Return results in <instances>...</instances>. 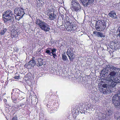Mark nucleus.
I'll list each match as a JSON object with an SVG mask.
<instances>
[{
  "label": "nucleus",
  "instance_id": "obj_46",
  "mask_svg": "<svg viewBox=\"0 0 120 120\" xmlns=\"http://www.w3.org/2000/svg\"><path fill=\"white\" fill-rule=\"evenodd\" d=\"M63 17H64V15H61V17L62 19H63Z\"/></svg>",
  "mask_w": 120,
  "mask_h": 120
},
{
  "label": "nucleus",
  "instance_id": "obj_43",
  "mask_svg": "<svg viewBox=\"0 0 120 120\" xmlns=\"http://www.w3.org/2000/svg\"><path fill=\"white\" fill-rule=\"evenodd\" d=\"M80 3H81L82 4V0H80Z\"/></svg>",
  "mask_w": 120,
  "mask_h": 120
},
{
  "label": "nucleus",
  "instance_id": "obj_40",
  "mask_svg": "<svg viewBox=\"0 0 120 120\" xmlns=\"http://www.w3.org/2000/svg\"><path fill=\"white\" fill-rule=\"evenodd\" d=\"M4 103H7V100L5 99H4Z\"/></svg>",
  "mask_w": 120,
  "mask_h": 120
},
{
  "label": "nucleus",
  "instance_id": "obj_44",
  "mask_svg": "<svg viewBox=\"0 0 120 120\" xmlns=\"http://www.w3.org/2000/svg\"><path fill=\"white\" fill-rule=\"evenodd\" d=\"M118 30H120V27H119L118 28Z\"/></svg>",
  "mask_w": 120,
  "mask_h": 120
},
{
  "label": "nucleus",
  "instance_id": "obj_3",
  "mask_svg": "<svg viewBox=\"0 0 120 120\" xmlns=\"http://www.w3.org/2000/svg\"><path fill=\"white\" fill-rule=\"evenodd\" d=\"M106 80L109 82V86L114 87L116 84V83H120V76L117 72L116 75L110 77H107Z\"/></svg>",
  "mask_w": 120,
  "mask_h": 120
},
{
  "label": "nucleus",
  "instance_id": "obj_48",
  "mask_svg": "<svg viewBox=\"0 0 120 120\" xmlns=\"http://www.w3.org/2000/svg\"><path fill=\"white\" fill-rule=\"evenodd\" d=\"M39 2H40V1H42V0H39Z\"/></svg>",
  "mask_w": 120,
  "mask_h": 120
},
{
  "label": "nucleus",
  "instance_id": "obj_10",
  "mask_svg": "<svg viewBox=\"0 0 120 120\" xmlns=\"http://www.w3.org/2000/svg\"><path fill=\"white\" fill-rule=\"evenodd\" d=\"M108 84H105L103 85V88L100 90L101 92L105 94H109L110 93V87H112L109 86Z\"/></svg>",
  "mask_w": 120,
  "mask_h": 120
},
{
  "label": "nucleus",
  "instance_id": "obj_26",
  "mask_svg": "<svg viewBox=\"0 0 120 120\" xmlns=\"http://www.w3.org/2000/svg\"><path fill=\"white\" fill-rule=\"evenodd\" d=\"M78 82L80 84V83L81 84H82V77H81V78H79L78 79Z\"/></svg>",
  "mask_w": 120,
  "mask_h": 120
},
{
  "label": "nucleus",
  "instance_id": "obj_34",
  "mask_svg": "<svg viewBox=\"0 0 120 120\" xmlns=\"http://www.w3.org/2000/svg\"><path fill=\"white\" fill-rule=\"evenodd\" d=\"M112 113V112L111 110H109L108 112V114L109 115H111Z\"/></svg>",
  "mask_w": 120,
  "mask_h": 120
},
{
  "label": "nucleus",
  "instance_id": "obj_18",
  "mask_svg": "<svg viewBox=\"0 0 120 120\" xmlns=\"http://www.w3.org/2000/svg\"><path fill=\"white\" fill-rule=\"evenodd\" d=\"M108 15L112 18L114 19H116L117 18L116 13L113 10L111 11L109 13Z\"/></svg>",
  "mask_w": 120,
  "mask_h": 120
},
{
  "label": "nucleus",
  "instance_id": "obj_11",
  "mask_svg": "<svg viewBox=\"0 0 120 120\" xmlns=\"http://www.w3.org/2000/svg\"><path fill=\"white\" fill-rule=\"evenodd\" d=\"M14 15V13L12 11L10 10H8L5 11L3 15V18L11 17L12 16V15Z\"/></svg>",
  "mask_w": 120,
  "mask_h": 120
},
{
  "label": "nucleus",
  "instance_id": "obj_14",
  "mask_svg": "<svg viewBox=\"0 0 120 120\" xmlns=\"http://www.w3.org/2000/svg\"><path fill=\"white\" fill-rule=\"evenodd\" d=\"M36 58L33 57L31 59L30 61L29 62L30 66L33 67L35 65H36Z\"/></svg>",
  "mask_w": 120,
  "mask_h": 120
},
{
  "label": "nucleus",
  "instance_id": "obj_50",
  "mask_svg": "<svg viewBox=\"0 0 120 120\" xmlns=\"http://www.w3.org/2000/svg\"><path fill=\"white\" fill-rule=\"evenodd\" d=\"M25 106H24V108H25Z\"/></svg>",
  "mask_w": 120,
  "mask_h": 120
},
{
  "label": "nucleus",
  "instance_id": "obj_7",
  "mask_svg": "<svg viewBox=\"0 0 120 120\" xmlns=\"http://www.w3.org/2000/svg\"><path fill=\"white\" fill-rule=\"evenodd\" d=\"M71 8L72 10L78 12L81 10L80 4L76 0H72L71 2Z\"/></svg>",
  "mask_w": 120,
  "mask_h": 120
},
{
  "label": "nucleus",
  "instance_id": "obj_27",
  "mask_svg": "<svg viewBox=\"0 0 120 120\" xmlns=\"http://www.w3.org/2000/svg\"><path fill=\"white\" fill-rule=\"evenodd\" d=\"M66 22V23H65V24H66V27L67 26H69L71 25V23H70L69 21H67Z\"/></svg>",
  "mask_w": 120,
  "mask_h": 120
},
{
  "label": "nucleus",
  "instance_id": "obj_42",
  "mask_svg": "<svg viewBox=\"0 0 120 120\" xmlns=\"http://www.w3.org/2000/svg\"><path fill=\"white\" fill-rule=\"evenodd\" d=\"M118 120H120V116H119L117 119Z\"/></svg>",
  "mask_w": 120,
  "mask_h": 120
},
{
  "label": "nucleus",
  "instance_id": "obj_17",
  "mask_svg": "<svg viewBox=\"0 0 120 120\" xmlns=\"http://www.w3.org/2000/svg\"><path fill=\"white\" fill-rule=\"evenodd\" d=\"M94 1V0H83V6H87L91 4Z\"/></svg>",
  "mask_w": 120,
  "mask_h": 120
},
{
  "label": "nucleus",
  "instance_id": "obj_25",
  "mask_svg": "<svg viewBox=\"0 0 120 120\" xmlns=\"http://www.w3.org/2000/svg\"><path fill=\"white\" fill-rule=\"evenodd\" d=\"M67 27L66 30H67L70 32H73L71 25L69 26H67Z\"/></svg>",
  "mask_w": 120,
  "mask_h": 120
},
{
  "label": "nucleus",
  "instance_id": "obj_15",
  "mask_svg": "<svg viewBox=\"0 0 120 120\" xmlns=\"http://www.w3.org/2000/svg\"><path fill=\"white\" fill-rule=\"evenodd\" d=\"M44 64L43 60L40 58H36V65L38 67L42 66Z\"/></svg>",
  "mask_w": 120,
  "mask_h": 120
},
{
  "label": "nucleus",
  "instance_id": "obj_29",
  "mask_svg": "<svg viewBox=\"0 0 120 120\" xmlns=\"http://www.w3.org/2000/svg\"><path fill=\"white\" fill-rule=\"evenodd\" d=\"M11 120H18L17 115H15L14 116Z\"/></svg>",
  "mask_w": 120,
  "mask_h": 120
},
{
  "label": "nucleus",
  "instance_id": "obj_9",
  "mask_svg": "<svg viewBox=\"0 0 120 120\" xmlns=\"http://www.w3.org/2000/svg\"><path fill=\"white\" fill-rule=\"evenodd\" d=\"M120 90L118 93L115 95L112 98V101L116 106H118L120 105Z\"/></svg>",
  "mask_w": 120,
  "mask_h": 120
},
{
  "label": "nucleus",
  "instance_id": "obj_47",
  "mask_svg": "<svg viewBox=\"0 0 120 120\" xmlns=\"http://www.w3.org/2000/svg\"><path fill=\"white\" fill-rule=\"evenodd\" d=\"M82 110H81V111H80V113H82Z\"/></svg>",
  "mask_w": 120,
  "mask_h": 120
},
{
  "label": "nucleus",
  "instance_id": "obj_5",
  "mask_svg": "<svg viewBox=\"0 0 120 120\" xmlns=\"http://www.w3.org/2000/svg\"><path fill=\"white\" fill-rule=\"evenodd\" d=\"M107 23V22L104 20H98L96 21L95 25V29L98 31H102L106 28V24Z\"/></svg>",
  "mask_w": 120,
  "mask_h": 120
},
{
  "label": "nucleus",
  "instance_id": "obj_49",
  "mask_svg": "<svg viewBox=\"0 0 120 120\" xmlns=\"http://www.w3.org/2000/svg\"><path fill=\"white\" fill-rule=\"evenodd\" d=\"M40 51H38V53H39V52H40Z\"/></svg>",
  "mask_w": 120,
  "mask_h": 120
},
{
  "label": "nucleus",
  "instance_id": "obj_28",
  "mask_svg": "<svg viewBox=\"0 0 120 120\" xmlns=\"http://www.w3.org/2000/svg\"><path fill=\"white\" fill-rule=\"evenodd\" d=\"M73 48H69L68 49L67 51L66 52V53H68V52H72V51H73Z\"/></svg>",
  "mask_w": 120,
  "mask_h": 120
},
{
  "label": "nucleus",
  "instance_id": "obj_12",
  "mask_svg": "<svg viewBox=\"0 0 120 120\" xmlns=\"http://www.w3.org/2000/svg\"><path fill=\"white\" fill-rule=\"evenodd\" d=\"M14 17L13 16L11 17H8V18H3V20L5 23H8L10 24H12L14 22Z\"/></svg>",
  "mask_w": 120,
  "mask_h": 120
},
{
  "label": "nucleus",
  "instance_id": "obj_20",
  "mask_svg": "<svg viewBox=\"0 0 120 120\" xmlns=\"http://www.w3.org/2000/svg\"><path fill=\"white\" fill-rule=\"evenodd\" d=\"M56 15L54 14V12L53 14H49V20H53L55 19Z\"/></svg>",
  "mask_w": 120,
  "mask_h": 120
},
{
  "label": "nucleus",
  "instance_id": "obj_37",
  "mask_svg": "<svg viewBox=\"0 0 120 120\" xmlns=\"http://www.w3.org/2000/svg\"><path fill=\"white\" fill-rule=\"evenodd\" d=\"M14 78L15 79H19L20 78V76H15L14 77Z\"/></svg>",
  "mask_w": 120,
  "mask_h": 120
},
{
  "label": "nucleus",
  "instance_id": "obj_38",
  "mask_svg": "<svg viewBox=\"0 0 120 120\" xmlns=\"http://www.w3.org/2000/svg\"><path fill=\"white\" fill-rule=\"evenodd\" d=\"M25 105V103L24 104H20V106L21 107H22V106Z\"/></svg>",
  "mask_w": 120,
  "mask_h": 120
},
{
  "label": "nucleus",
  "instance_id": "obj_22",
  "mask_svg": "<svg viewBox=\"0 0 120 120\" xmlns=\"http://www.w3.org/2000/svg\"><path fill=\"white\" fill-rule=\"evenodd\" d=\"M62 59L64 61L68 60L67 57L65 54H62Z\"/></svg>",
  "mask_w": 120,
  "mask_h": 120
},
{
  "label": "nucleus",
  "instance_id": "obj_16",
  "mask_svg": "<svg viewBox=\"0 0 120 120\" xmlns=\"http://www.w3.org/2000/svg\"><path fill=\"white\" fill-rule=\"evenodd\" d=\"M79 106L77 105L75 107V108H74L72 110V112L73 115H78L79 112Z\"/></svg>",
  "mask_w": 120,
  "mask_h": 120
},
{
  "label": "nucleus",
  "instance_id": "obj_4",
  "mask_svg": "<svg viewBox=\"0 0 120 120\" xmlns=\"http://www.w3.org/2000/svg\"><path fill=\"white\" fill-rule=\"evenodd\" d=\"M36 23L41 30L45 32L49 31L50 26L44 21L38 19H37Z\"/></svg>",
  "mask_w": 120,
  "mask_h": 120
},
{
  "label": "nucleus",
  "instance_id": "obj_39",
  "mask_svg": "<svg viewBox=\"0 0 120 120\" xmlns=\"http://www.w3.org/2000/svg\"><path fill=\"white\" fill-rule=\"evenodd\" d=\"M114 44V42H112L110 44L112 46H113V45Z\"/></svg>",
  "mask_w": 120,
  "mask_h": 120
},
{
  "label": "nucleus",
  "instance_id": "obj_30",
  "mask_svg": "<svg viewBox=\"0 0 120 120\" xmlns=\"http://www.w3.org/2000/svg\"><path fill=\"white\" fill-rule=\"evenodd\" d=\"M17 108H18V107H19L20 106L19 105H17ZM17 107H15L14 105L13 106H12V109H13V110L14 109L15 110L16 109H17Z\"/></svg>",
  "mask_w": 120,
  "mask_h": 120
},
{
  "label": "nucleus",
  "instance_id": "obj_41",
  "mask_svg": "<svg viewBox=\"0 0 120 120\" xmlns=\"http://www.w3.org/2000/svg\"><path fill=\"white\" fill-rule=\"evenodd\" d=\"M101 120H106L105 118H102Z\"/></svg>",
  "mask_w": 120,
  "mask_h": 120
},
{
  "label": "nucleus",
  "instance_id": "obj_1",
  "mask_svg": "<svg viewBox=\"0 0 120 120\" xmlns=\"http://www.w3.org/2000/svg\"><path fill=\"white\" fill-rule=\"evenodd\" d=\"M12 92L11 93V98L12 102L15 104L19 102V100H21L25 98V94L17 88L12 89Z\"/></svg>",
  "mask_w": 120,
  "mask_h": 120
},
{
  "label": "nucleus",
  "instance_id": "obj_24",
  "mask_svg": "<svg viewBox=\"0 0 120 120\" xmlns=\"http://www.w3.org/2000/svg\"><path fill=\"white\" fill-rule=\"evenodd\" d=\"M11 32V34L15 38L17 37L18 33L15 30L14 31H13V32L12 31Z\"/></svg>",
  "mask_w": 120,
  "mask_h": 120
},
{
  "label": "nucleus",
  "instance_id": "obj_31",
  "mask_svg": "<svg viewBox=\"0 0 120 120\" xmlns=\"http://www.w3.org/2000/svg\"><path fill=\"white\" fill-rule=\"evenodd\" d=\"M72 25V29L73 32L75 30L76 28V27L75 26Z\"/></svg>",
  "mask_w": 120,
  "mask_h": 120
},
{
  "label": "nucleus",
  "instance_id": "obj_21",
  "mask_svg": "<svg viewBox=\"0 0 120 120\" xmlns=\"http://www.w3.org/2000/svg\"><path fill=\"white\" fill-rule=\"evenodd\" d=\"M34 76L31 74V72H28L25 76L26 77H27L28 79H32V78H33V76Z\"/></svg>",
  "mask_w": 120,
  "mask_h": 120
},
{
  "label": "nucleus",
  "instance_id": "obj_45",
  "mask_svg": "<svg viewBox=\"0 0 120 120\" xmlns=\"http://www.w3.org/2000/svg\"><path fill=\"white\" fill-rule=\"evenodd\" d=\"M46 106H47V107H48V108H49V107H50V105H48V106H47V105H46Z\"/></svg>",
  "mask_w": 120,
  "mask_h": 120
},
{
  "label": "nucleus",
  "instance_id": "obj_2",
  "mask_svg": "<svg viewBox=\"0 0 120 120\" xmlns=\"http://www.w3.org/2000/svg\"><path fill=\"white\" fill-rule=\"evenodd\" d=\"M118 69L112 65L108 64L107 65L105 68L103 69L101 71V73L105 75H108V77H110L114 76L117 74V72L115 71Z\"/></svg>",
  "mask_w": 120,
  "mask_h": 120
},
{
  "label": "nucleus",
  "instance_id": "obj_13",
  "mask_svg": "<svg viewBox=\"0 0 120 120\" xmlns=\"http://www.w3.org/2000/svg\"><path fill=\"white\" fill-rule=\"evenodd\" d=\"M69 57L70 61L71 62L73 61L74 59H75V57L73 51L70 52L68 53H66Z\"/></svg>",
  "mask_w": 120,
  "mask_h": 120
},
{
  "label": "nucleus",
  "instance_id": "obj_19",
  "mask_svg": "<svg viewBox=\"0 0 120 120\" xmlns=\"http://www.w3.org/2000/svg\"><path fill=\"white\" fill-rule=\"evenodd\" d=\"M93 33L95 35V36L101 38H104L105 37V36L101 32L95 31L93 32Z\"/></svg>",
  "mask_w": 120,
  "mask_h": 120
},
{
  "label": "nucleus",
  "instance_id": "obj_36",
  "mask_svg": "<svg viewBox=\"0 0 120 120\" xmlns=\"http://www.w3.org/2000/svg\"><path fill=\"white\" fill-rule=\"evenodd\" d=\"M117 44H118V43H115L114 42V44L113 47H115L116 48H117Z\"/></svg>",
  "mask_w": 120,
  "mask_h": 120
},
{
  "label": "nucleus",
  "instance_id": "obj_6",
  "mask_svg": "<svg viewBox=\"0 0 120 120\" xmlns=\"http://www.w3.org/2000/svg\"><path fill=\"white\" fill-rule=\"evenodd\" d=\"M25 14L23 8L17 7L15 8L14 14L17 20H19Z\"/></svg>",
  "mask_w": 120,
  "mask_h": 120
},
{
  "label": "nucleus",
  "instance_id": "obj_33",
  "mask_svg": "<svg viewBox=\"0 0 120 120\" xmlns=\"http://www.w3.org/2000/svg\"><path fill=\"white\" fill-rule=\"evenodd\" d=\"M4 106L6 107H7L9 106V107H10L11 106L9 105L8 103H5L4 104Z\"/></svg>",
  "mask_w": 120,
  "mask_h": 120
},
{
  "label": "nucleus",
  "instance_id": "obj_23",
  "mask_svg": "<svg viewBox=\"0 0 120 120\" xmlns=\"http://www.w3.org/2000/svg\"><path fill=\"white\" fill-rule=\"evenodd\" d=\"M7 30V29L5 28H4L1 30L0 33L1 35H3L6 32Z\"/></svg>",
  "mask_w": 120,
  "mask_h": 120
},
{
  "label": "nucleus",
  "instance_id": "obj_32",
  "mask_svg": "<svg viewBox=\"0 0 120 120\" xmlns=\"http://www.w3.org/2000/svg\"><path fill=\"white\" fill-rule=\"evenodd\" d=\"M30 66V64L29 63V62H28V63H26L24 65V67L25 68H27V67L29 66Z\"/></svg>",
  "mask_w": 120,
  "mask_h": 120
},
{
  "label": "nucleus",
  "instance_id": "obj_8",
  "mask_svg": "<svg viewBox=\"0 0 120 120\" xmlns=\"http://www.w3.org/2000/svg\"><path fill=\"white\" fill-rule=\"evenodd\" d=\"M56 49L52 48H48L46 49L45 52L51 56H53L55 59H56L57 56L56 53Z\"/></svg>",
  "mask_w": 120,
  "mask_h": 120
},
{
  "label": "nucleus",
  "instance_id": "obj_35",
  "mask_svg": "<svg viewBox=\"0 0 120 120\" xmlns=\"http://www.w3.org/2000/svg\"><path fill=\"white\" fill-rule=\"evenodd\" d=\"M117 35H119V36L120 39V30H117Z\"/></svg>",
  "mask_w": 120,
  "mask_h": 120
}]
</instances>
